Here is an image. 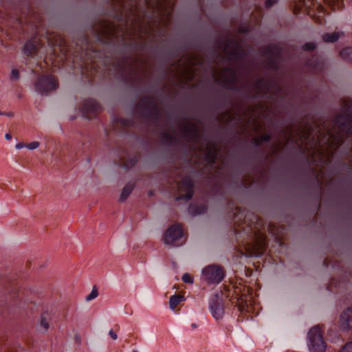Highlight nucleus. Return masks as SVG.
Wrapping results in <instances>:
<instances>
[{"instance_id":"obj_1","label":"nucleus","mask_w":352,"mask_h":352,"mask_svg":"<svg viewBox=\"0 0 352 352\" xmlns=\"http://www.w3.org/2000/svg\"><path fill=\"white\" fill-rule=\"evenodd\" d=\"M221 52L217 57V65L209 71L205 69L204 60L193 54L184 56L174 67V76L179 83L188 85L198 76L209 74L212 80L222 87L236 90L250 98L276 100L281 95L277 82L261 79L257 82L245 70L246 54L242 41L236 36L223 38L218 42Z\"/></svg>"},{"instance_id":"obj_2","label":"nucleus","mask_w":352,"mask_h":352,"mask_svg":"<svg viewBox=\"0 0 352 352\" xmlns=\"http://www.w3.org/2000/svg\"><path fill=\"white\" fill-rule=\"evenodd\" d=\"M125 14L124 27L109 21L102 22L96 37L102 43L113 42L119 37L135 41L136 47H153L166 38L175 0H111Z\"/></svg>"},{"instance_id":"obj_3","label":"nucleus","mask_w":352,"mask_h":352,"mask_svg":"<svg viewBox=\"0 0 352 352\" xmlns=\"http://www.w3.org/2000/svg\"><path fill=\"white\" fill-rule=\"evenodd\" d=\"M352 135V100L343 101L342 113L331 120L287 127L281 131L274 153L292 144L316 166L331 163L344 137Z\"/></svg>"},{"instance_id":"obj_4","label":"nucleus","mask_w":352,"mask_h":352,"mask_svg":"<svg viewBox=\"0 0 352 352\" xmlns=\"http://www.w3.org/2000/svg\"><path fill=\"white\" fill-rule=\"evenodd\" d=\"M179 135L194 146L193 154L200 162L211 168L216 166V160L219 155L220 148L213 140H209L201 134L199 126L196 123L185 122L178 128V133L164 132L162 140L168 144L176 143Z\"/></svg>"},{"instance_id":"obj_5","label":"nucleus","mask_w":352,"mask_h":352,"mask_svg":"<svg viewBox=\"0 0 352 352\" xmlns=\"http://www.w3.org/2000/svg\"><path fill=\"white\" fill-rule=\"evenodd\" d=\"M150 69L148 61L140 58L127 61L126 65L122 67L121 72L130 80L142 81L148 76Z\"/></svg>"},{"instance_id":"obj_6","label":"nucleus","mask_w":352,"mask_h":352,"mask_svg":"<svg viewBox=\"0 0 352 352\" xmlns=\"http://www.w3.org/2000/svg\"><path fill=\"white\" fill-rule=\"evenodd\" d=\"M267 109L265 105L258 104L254 107H249L241 113L236 115L231 120H236L241 122H246L248 125H252L254 130L260 128L259 120Z\"/></svg>"},{"instance_id":"obj_7","label":"nucleus","mask_w":352,"mask_h":352,"mask_svg":"<svg viewBox=\"0 0 352 352\" xmlns=\"http://www.w3.org/2000/svg\"><path fill=\"white\" fill-rule=\"evenodd\" d=\"M307 346L310 352H325L327 344L319 325L313 327L309 331Z\"/></svg>"},{"instance_id":"obj_8","label":"nucleus","mask_w":352,"mask_h":352,"mask_svg":"<svg viewBox=\"0 0 352 352\" xmlns=\"http://www.w3.org/2000/svg\"><path fill=\"white\" fill-rule=\"evenodd\" d=\"M225 276V271L221 266L210 265L202 270L203 279L208 284H219Z\"/></svg>"},{"instance_id":"obj_9","label":"nucleus","mask_w":352,"mask_h":352,"mask_svg":"<svg viewBox=\"0 0 352 352\" xmlns=\"http://www.w3.org/2000/svg\"><path fill=\"white\" fill-rule=\"evenodd\" d=\"M281 54L282 48L278 45H270L265 48L264 55L269 69L275 71L278 68Z\"/></svg>"},{"instance_id":"obj_10","label":"nucleus","mask_w":352,"mask_h":352,"mask_svg":"<svg viewBox=\"0 0 352 352\" xmlns=\"http://www.w3.org/2000/svg\"><path fill=\"white\" fill-rule=\"evenodd\" d=\"M58 86L57 80L51 75L38 77L34 85L36 91L42 95H47L50 91L56 89Z\"/></svg>"},{"instance_id":"obj_11","label":"nucleus","mask_w":352,"mask_h":352,"mask_svg":"<svg viewBox=\"0 0 352 352\" xmlns=\"http://www.w3.org/2000/svg\"><path fill=\"white\" fill-rule=\"evenodd\" d=\"M179 196L177 200H190L194 193V183L190 177L183 178L177 183Z\"/></svg>"},{"instance_id":"obj_12","label":"nucleus","mask_w":352,"mask_h":352,"mask_svg":"<svg viewBox=\"0 0 352 352\" xmlns=\"http://www.w3.org/2000/svg\"><path fill=\"white\" fill-rule=\"evenodd\" d=\"M138 105L148 116L155 118L159 114V108L153 98L144 97L140 100Z\"/></svg>"},{"instance_id":"obj_13","label":"nucleus","mask_w":352,"mask_h":352,"mask_svg":"<svg viewBox=\"0 0 352 352\" xmlns=\"http://www.w3.org/2000/svg\"><path fill=\"white\" fill-rule=\"evenodd\" d=\"M209 307L212 316L216 320L223 318L224 314L223 303V300L217 295H214L211 298Z\"/></svg>"},{"instance_id":"obj_14","label":"nucleus","mask_w":352,"mask_h":352,"mask_svg":"<svg viewBox=\"0 0 352 352\" xmlns=\"http://www.w3.org/2000/svg\"><path fill=\"white\" fill-rule=\"evenodd\" d=\"M182 236V230L180 226L173 225L166 232L164 241L166 244L173 245Z\"/></svg>"},{"instance_id":"obj_15","label":"nucleus","mask_w":352,"mask_h":352,"mask_svg":"<svg viewBox=\"0 0 352 352\" xmlns=\"http://www.w3.org/2000/svg\"><path fill=\"white\" fill-rule=\"evenodd\" d=\"M100 109V105L94 99H88L84 101L81 107L82 112L87 119L92 118L91 114L96 113Z\"/></svg>"},{"instance_id":"obj_16","label":"nucleus","mask_w":352,"mask_h":352,"mask_svg":"<svg viewBox=\"0 0 352 352\" xmlns=\"http://www.w3.org/2000/svg\"><path fill=\"white\" fill-rule=\"evenodd\" d=\"M339 325L342 330L352 328V307L344 310L340 314Z\"/></svg>"},{"instance_id":"obj_17","label":"nucleus","mask_w":352,"mask_h":352,"mask_svg":"<svg viewBox=\"0 0 352 352\" xmlns=\"http://www.w3.org/2000/svg\"><path fill=\"white\" fill-rule=\"evenodd\" d=\"M265 240L263 236H254L253 244L250 245L248 249L252 252V254L254 255L262 254L265 249Z\"/></svg>"},{"instance_id":"obj_18","label":"nucleus","mask_w":352,"mask_h":352,"mask_svg":"<svg viewBox=\"0 0 352 352\" xmlns=\"http://www.w3.org/2000/svg\"><path fill=\"white\" fill-rule=\"evenodd\" d=\"M38 49V42L35 40H30L25 43L23 47V53L27 56H32Z\"/></svg>"},{"instance_id":"obj_19","label":"nucleus","mask_w":352,"mask_h":352,"mask_svg":"<svg viewBox=\"0 0 352 352\" xmlns=\"http://www.w3.org/2000/svg\"><path fill=\"white\" fill-rule=\"evenodd\" d=\"M344 34L343 32L325 33L322 36V39L326 43H333L338 41L341 36H344Z\"/></svg>"},{"instance_id":"obj_20","label":"nucleus","mask_w":352,"mask_h":352,"mask_svg":"<svg viewBox=\"0 0 352 352\" xmlns=\"http://www.w3.org/2000/svg\"><path fill=\"white\" fill-rule=\"evenodd\" d=\"M185 300L184 296L182 295L175 294L170 296L169 299L170 308L172 310H175L176 307L182 301Z\"/></svg>"},{"instance_id":"obj_21","label":"nucleus","mask_w":352,"mask_h":352,"mask_svg":"<svg viewBox=\"0 0 352 352\" xmlns=\"http://www.w3.org/2000/svg\"><path fill=\"white\" fill-rule=\"evenodd\" d=\"M134 184L132 183L127 184L124 188L122 189V193L120 195V200L121 201H124L127 197L130 195L132 190H133Z\"/></svg>"},{"instance_id":"obj_22","label":"nucleus","mask_w":352,"mask_h":352,"mask_svg":"<svg viewBox=\"0 0 352 352\" xmlns=\"http://www.w3.org/2000/svg\"><path fill=\"white\" fill-rule=\"evenodd\" d=\"M340 56L346 60L352 61V47H346L340 52Z\"/></svg>"},{"instance_id":"obj_23","label":"nucleus","mask_w":352,"mask_h":352,"mask_svg":"<svg viewBox=\"0 0 352 352\" xmlns=\"http://www.w3.org/2000/svg\"><path fill=\"white\" fill-rule=\"evenodd\" d=\"M39 327H40L41 331H43V332L47 331V330L50 328L49 319L44 315H42L41 317Z\"/></svg>"},{"instance_id":"obj_24","label":"nucleus","mask_w":352,"mask_h":352,"mask_svg":"<svg viewBox=\"0 0 352 352\" xmlns=\"http://www.w3.org/2000/svg\"><path fill=\"white\" fill-rule=\"evenodd\" d=\"M271 137L269 134L261 135L253 139V142L256 146L261 145L264 142H268Z\"/></svg>"},{"instance_id":"obj_25","label":"nucleus","mask_w":352,"mask_h":352,"mask_svg":"<svg viewBox=\"0 0 352 352\" xmlns=\"http://www.w3.org/2000/svg\"><path fill=\"white\" fill-rule=\"evenodd\" d=\"M344 0H327V3L333 10L341 9L343 7Z\"/></svg>"},{"instance_id":"obj_26","label":"nucleus","mask_w":352,"mask_h":352,"mask_svg":"<svg viewBox=\"0 0 352 352\" xmlns=\"http://www.w3.org/2000/svg\"><path fill=\"white\" fill-rule=\"evenodd\" d=\"M138 162V158L136 157H133L130 159L128 162H122L121 164L126 168H129L132 167L136 162Z\"/></svg>"},{"instance_id":"obj_27","label":"nucleus","mask_w":352,"mask_h":352,"mask_svg":"<svg viewBox=\"0 0 352 352\" xmlns=\"http://www.w3.org/2000/svg\"><path fill=\"white\" fill-rule=\"evenodd\" d=\"M311 67H313L314 70L316 72H319L322 70L323 67V62H320L319 60L314 63V60H311L309 63Z\"/></svg>"},{"instance_id":"obj_28","label":"nucleus","mask_w":352,"mask_h":352,"mask_svg":"<svg viewBox=\"0 0 352 352\" xmlns=\"http://www.w3.org/2000/svg\"><path fill=\"white\" fill-rule=\"evenodd\" d=\"M312 4L311 0H309L307 2L305 0H300L299 4L296 6V8L302 9L305 8V9H308L311 7Z\"/></svg>"},{"instance_id":"obj_29","label":"nucleus","mask_w":352,"mask_h":352,"mask_svg":"<svg viewBox=\"0 0 352 352\" xmlns=\"http://www.w3.org/2000/svg\"><path fill=\"white\" fill-rule=\"evenodd\" d=\"M196 206H190L189 208V211L190 213L193 214H199L204 212L206 210V207L204 206H201L198 210H195Z\"/></svg>"},{"instance_id":"obj_30","label":"nucleus","mask_w":352,"mask_h":352,"mask_svg":"<svg viewBox=\"0 0 352 352\" xmlns=\"http://www.w3.org/2000/svg\"><path fill=\"white\" fill-rule=\"evenodd\" d=\"M98 296V292L96 287L94 286L92 289L91 293L86 297L87 301H90L94 298H96Z\"/></svg>"},{"instance_id":"obj_31","label":"nucleus","mask_w":352,"mask_h":352,"mask_svg":"<svg viewBox=\"0 0 352 352\" xmlns=\"http://www.w3.org/2000/svg\"><path fill=\"white\" fill-rule=\"evenodd\" d=\"M316 45L314 43H312V42H309V43H305L302 48L305 51H310V50H313L316 48Z\"/></svg>"},{"instance_id":"obj_32","label":"nucleus","mask_w":352,"mask_h":352,"mask_svg":"<svg viewBox=\"0 0 352 352\" xmlns=\"http://www.w3.org/2000/svg\"><path fill=\"white\" fill-rule=\"evenodd\" d=\"M182 280L186 283H193V278L188 273H185L182 277Z\"/></svg>"},{"instance_id":"obj_33","label":"nucleus","mask_w":352,"mask_h":352,"mask_svg":"<svg viewBox=\"0 0 352 352\" xmlns=\"http://www.w3.org/2000/svg\"><path fill=\"white\" fill-rule=\"evenodd\" d=\"M340 352H352V342H347Z\"/></svg>"},{"instance_id":"obj_34","label":"nucleus","mask_w":352,"mask_h":352,"mask_svg":"<svg viewBox=\"0 0 352 352\" xmlns=\"http://www.w3.org/2000/svg\"><path fill=\"white\" fill-rule=\"evenodd\" d=\"M39 142L37 141L32 142L31 143L26 144L25 147H27L30 150H34L37 148L39 146Z\"/></svg>"},{"instance_id":"obj_35","label":"nucleus","mask_w":352,"mask_h":352,"mask_svg":"<svg viewBox=\"0 0 352 352\" xmlns=\"http://www.w3.org/2000/svg\"><path fill=\"white\" fill-rule=\"evenodd\" d=\"M277 3V0H266L265 1V7L267 8H271L272 6Z\"/></svg>"},{"instance_id":"obj_36","label":"nucleus","mask_w":352,"mask_h":352,"mask_svg":"<svg viewBox=\"0 0 352 352\" xmlns=\"http://www.w3.org/2000/svg\"><path fill=\"white\" fill-rule=\"evenodd\" d=\"M249 30H250L249 26L243 25V26L239 27V32L240 33H246V32H248Z\"/></svg>"},{"instance_id":"obj_37","label":"nucleus","mask_w":352,"mask_h":352,"mask_svg":"<svg viewBox=\"0 0 352 352\" xmlns=\"http://www.w3.org/2000/svg\"><path fill=\"white\" fill-rule=\"evenodd\" d=\"M109 335L111 336V338L113 340H116L118 338L117 333L113 331L112 329H111L109 332Z\"/></svg>"},{"instance_id":"obj_38","label":"nucleus","mask_w":352,"mask_h":352,"mask_svg":"<svg viewBox=\"0 0 352 352\" xmlns=\"http://www.w3.org/2000/svg\"><path fill=\"white\" fill-rule=\"evenodd\" d=\"M12 76L15 78V79H17L19 76V73L18 72V70L16 69H12Z\"/></svg>"},{"instance_id":"obj_39","label":"nucleus","mask_w":352,"mask_h":352,"mask_svg":"<svg viewBox=\"0 0 352 352\" xmlns=\"http://www.w3.org/2000/svg\"><path fill=\"white\" fill-rule=\"evenodd\" d=\"M26 145L24 144L23 142H19L16 144L15 147L16 149H21L25 147Z\"/></svg>"},{"instance_id":"obj_40","label":"nucleus","mask_w":352,"mask_h":352,"mask_svg":"<svg viewBox=\"0 0 352 352\" xmlns=\"http://www.w3.org/2000/svg\"><path fill=\"white\" fill-rule=\"evenodd\" d=\"M3 115H5V116H7L9 117H12L14 116V113L12 112L3 113V112L0 111V116H3Z\"/></svg>"},{"instance_id":"obj_41","label":"nucleus","mask_w":352,"mask_h":352,"mask_svg":"<svg viewBox=\"0 0 352 352\" xmlns=\"http://www.w3.org/2000/svg\"><path fill=\"white\" fill-rule=\"evenodd\" d=\"M5 138L7 140H10L12 139V135L10 134V133H6L5 135Z\"/></svg>"},{"instance_id":"obj_42","label":"nucleus","mask_w":352,"mask_h":352,"mask_svg":"<svg viewBox=\"0 0 352 352\" xmlns=\"http://www.w3.org/2000/svg\"><path fill=\"white\" fill-rule=\"evenodd\" d=\"M191 327H192V329H196L197 327V325L196 324H195V323H192L191 324Z\"/></svg>"},{"instance_id":"obj_43","label":"nucleus","mask_w":352,"mask_h":352,"mask_svg":"<svg viewBox=\"0 0 352 352\" xmlns=\"http://www.w3.org/2000/svg\"><path fill=\"white\" fill-rule=\"evenodd\" d=\"M318 8H320L321 10H323V7H322L321 6H318Z\"/></svg>"},{"instance_id":"obj_44","label":"nucleus","mask_w":352,"mask_h":352,"mask_svg":"<svg viewBox=\"0 0 352 352\" xmlns=\"http://www.w3.org/2000/svg\"><path fill=\"white\" fill-rule=\"evenodd\" d=\"M133 352H138V351H133Z\"/></svg>"}]
</instances>
